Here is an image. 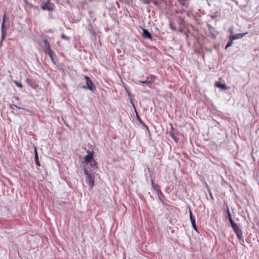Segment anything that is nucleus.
Listing matches in <instances>:
<instances>
[{"mask_svg": "<svg viewBox=\"0 0 259 259\" xmlns=\"http://www.w3.org/2000/svg\"><path fill=\"white\" fill-rule=\"evenodd\" d=\"M231 227L232 228H235L236 227L238 226V225L233 221L230 222Z\"/></svg>", "mask_w": 259, "mask_h": 259, "instance_id": "30", "label": "nucleus"}, {"mask_svg": "<svg viewBox=\"0 0 259 259\" xmlns=\"http://www.w3.org/2000/svg\"><path fill=\"white\" fill-rule=\"evenodd\" d=\"M83 172L87 176L85 179L87 183L88 184L91 188H92L94 186V174L90 172L85 167L83 168Z\"/></svg>", "mask_w": 259, "mask_h": 259, "instance_id": "1", "label": "nucleus"}, {"mask_svg": "<svg viewBox=\"0 0 259 259\" xmlns=\"http://www.w3.org/2000/svg\"><path fill=\"white\" fill-rule=\"evenodd\" d=\"M53 54H54L53 51L48 54V55L50 57V58L51 61L53 62V63L55 65H56V62H55V61L54 60V59Z\"/></svg>", "mask_w": 259, "mask_h": 259, "instance_id": "20", "label": "nucleus"}, {"mask_svg": "<svg viewBox=\"0 0 259 259\" xmlns=\"http://www.w3.org/2000/svg\"><path fill=\"white\" fill-rule=\"evenodd\" d=\"M2 29V39L4 40L6 37L7 34V31L8 28H1Z\"/></svg>", "mask_w": 259, "mask_h": 259, "instance_id": "16", "label": "nucleus"}, {"mask_svg": "<svg viewBox=\"0 0 259 259\" xmlns=\"http://www.w3.org/2000/svg\"><path fill=\"white\" fill-rule=\"evenodd\" d=\"M207 27L209 30V36L212 38H215L218 34L215 28L209 24H207Z\"/></svg>", "mask_w": 259, "mask_h": 259, "instance_id": "6", "label": "nucleus"}, {"mask_svg": "<svg viewBox=\"0 0 259 259\" xmlns=\"http://www.w3.org/2000/svg\"><path fill=\"white\" fill-rule=\"evenodd\" d=\"M44 44L45 49L46 48H49L51 47L50 43L47 39L44 40Z\"/></svg>", "mask_w": 259, "mask_h": 259, "instance_id": "21", "label": "nucleus"}, {"mask_svg": "<svg viewBox=\"0 0 259 259\" xmlns=\"http://www.w3.org/2000/svg\"><path fill=\"white\" fill-rule=\"evenodd\" d=\"M91 167L94 169H97L98 168L97 162L95 160H93L92 162H90Z\"/></svg>", "mask_w": 259, "mask_h": 259, "instance_id": "15", "label": "nucleus"}, {"mask_svg": "<svg viewBox=\"0 0 259 259\" xmlns=\"http://www.w3.org/2000/svg\"><path fill=\"white\" fill-rule=\"evenodd\" d=\"M154 4L156 6H159L160 5V3L158 1H156L154 2Z\"/></svg>", "mask_w": 259, "mask_h": 259, "instance_id": "35", "label": "nucleus"}, {"mask_svg": "<svg viewBox=\"0 0 259 259\" xmlns=\"http://www.w3.org/2000/svg\"><path fill=\"white\" fill-rule=\"evenodd\" d=\"M131 103H132V105H133V106L134 108H135V109H136V108H135V106L134 104H133V100H132V99H131Z\"/></svg>", "mask_w": 259, "mask_h": 259, "instance_id": "37", "label": "nucleus"}, {"mask_svg": "<svg viewBox=\"0 0 259 259\" xmlns=\"http://www.w3.org/2000/svg\"><path fill=\"white\" fill-rule=\"evenodd\" d=\"M34 149H34V159H35V163H36L37 166H40V162L39 161V159H38L39 158H38V156L36 148L35 147Z\"/></svg>", "mask_w": 259, "mask_h": 259, "instance_id": "11", "label": "nucleus"}, {"mask_svg": "<svg viewBox=\"0 0 259 259\" xmlns=\"http://www.w3.org/2000/svg\"><path fill=\"white\" fill-rule=\"evenodd\" d=\"M215 85L217 87L223 90H226L228 89L227 85L225 83H222L218 81L215 82Z\"/></svg>", "mask_w": 259, "mask_h": 259, "instance_id": "10", "label": "nucleus"}, {"mask_svg": "<svg viewBox=\"0 0 259 259\" xmlns=\"http://www.w3.org/2000/svg\"><path fill=\"white\" fill-rule=\"evenodd\" d=\"M54 5L50 3L48 1L47 3H44V2L41 5V8L43 10H47L48 11H52L54 9Z\"/></svg>", "mask_w": 259, "mask_h": 259, "instance_id": "3", "label": "nucleus"}, {"mask_svg": "<svg viewBox=\"0 0 259 259\" xmlns=\"http://www.w3.org/2000/svg\"><path fill=\"white\" fill-rule=\"evenodd\" d=\"M27 5L32 9H33L36 11H38L39 10V8L37 6H35L33 5H32V4H30V3H27Z\"/></svg>", "mask_w": 259, "mask_h": 259, "instance_id": "23", "label": "nucleus"}, {"mask_svg": "<svg viewBox=\"0 0 259 259\" xmlns=\"http://www.w3.org/2000/svg\"><path fill=\"white\" fill-rule=\"evenodd\" d=\"M26 82L27 83L28 85L30 86L32 88H35L34 83H33L32 80L29 78H27L26 79Z\"/></svg>", "mask_w": 259, "mask_h": 259, "instance_id": "17", "label": "nucleus"}, {"mask_svg": "<svg viewBox=\"0 0 259 259\" xmlns=\"http://www.w3.org/2000/svg\"><path fill=\"white\" fill-rule=\"evenodd\" d=\"M2 44V41L0 43V45Z\"/></svg>", "mask_w": 259, "mask_h": 259, "instance_id": "47", "label": "nucleus"}, {"mask_svg": "<svg viewBox=\"0 0 259 259\" xmlns=\"http://www.w3.org/2000/svg\"><path fill=\"white\" fill-rule=\"evenodd\" d=\"M144 127H145V125H146L145 123L144 124H142Z\"/></svg>", "mask_w": 259, "mask_h": 259, "instance_id": "46", "label": "nucleus"}, {"mask_svg": "<svg viewBox=\"0 0 259 259\" xmlns=\"http://www.w3.org/2000/svg\"><path fill=\"white\" fill-rule=\"evenodd\" d=\"M142 35L143 37L145 38H148L150 40H151L152 38V35L147 29H142Z\"/></svg>", "mask_w": 259, "mask_h": 259, "instance_id": "8", "label": "nucleus"}, {"mask_svg": "<svg viewBox=\"0 0 259 259\" xmlns=\"http://www.w3.org/2000/svg\"><path fill=\"white\" fill-rule=\"evenodd\" d=\"M14 107H16V108L18 109H24V108H21V107H19L17 106H16V105H14V104H10V108L12 110H14Z\"/></svg>", "mask_w": 259, "mask_h": 259, "instance_id": "25", "label": "nucleus"}, {"mask_svg": "<svg viewBox=\"0 0 259 259\" xmlns=\"http://www.w3.org/2000/svg\"><path fill=\"white\" fill-rule=\"evenodd\" d=\"M189 214H190V221H192V219H195V217H193V214H192V211H191V209H190V210H189Z\"/></svg>", "mask_w": 259, "mask_h": 259, "instance_id": "32", "label": "nucleus"}, {"mask_svg": "<svg viewBox=\"0 0 259 259\" xmlns=\"http://www.w3.org/2000/svg\"><path fill=\"white\" fill-rule=\"evenodd\" d=\"M84 78L86 81V85L82 86L81 88L84 89H88L93 92H95L96 90V88L90 78L87 75H84Z\"/></svg>", "mask_w": 259, "mask_h": 259, "instance_id": "2", "label": "nucleus"}, {"mask_svg": "<svg viewBox=\"0 0 259 259\" xmlns=\"http://www.w3.org/2000/svg\"><path fill=\"white\" fill-rule=\"evenodd\" d=\"M90 30L91 33H93V31H92V29H91V30L90 29Z\"/></svg>", "mask_w": 259, "mask_h": 259, "instance_id": "43", "label": "nucleus"}, {"mask_svg": "<svg viewBox=\"0 0 259 259\" xmlns=\"http://www.w3.org/2000/svg\"><path fill=\"white\" fill-rule=\"evenodd\" d=\"M170 27L171 28V30H174V31H177V29L175 27H174L172 24H170Z\"/></svg>", "mask_w": 259, "mask_h": 259, "instance_id": "34", "label": "nucleus"}, {"mask_svg": "<svg viewBox=\"0 0 259 259\" xmlns=\"http://www.w3.org/2000/svg\"><path fill=\"white\" fill-rule=\"evenodd\" d=\"M185 0H178V2H179L180 4H181L183 6H185Z\"/></svg>", "mask_w": 259, "mask_h": 259, "instance_id": "33", "label": "nucleus"}, {"mask_svg": "<svg viewBox=\"0 0 259 259\" xmlns=\"http://www.w3.org/2000/svg\"><path fill=\"white\" fill-rule=\"evenodd\" d=\"M126 92L127 93L128 96L131 97V93L129 91H126Z\"/></svg>", "mask_w": 259, "mask_h": 259, "instance_id": "38", "label": "nucleus"}, {"mask_svg": "<svg viewBox=\"0 0 259 259\" xmlns=\"http://www.w3.org/2000/svg\"><path fill=\"white\" fill-rule=\"evenodd\" d=\"M61 37L62 39H65V40H70V37L67 36L66 35H65L64 34H62L61 35Z\"/></svg>", "mask_w": 259, "mask_h": 259, "instance_id": "28", "label": "nucleus"}, {"mask_svg": "<svg viewBox=\"0 0 259 259\" xmlns=\"http://www.w3.org/2000/svg\"><path fill=\"white\" fill-rule=\"evenodd\" d=\"M44 52L46 54H48V53L53 52V51L51 49V47H50L49 48H48L45 49Z\"/></svg>", "mask_w": 259, "mask_h": 259, "instance_id": "29", "label": "nucleus"}, {"mask_svg": "<svg viewBox=\"0 0 259 259\" xmlns=\"http://www.w3.org/2000/svg\"><path fill=\"white\" fill-rule=\"evenodd\" d=\"M230 32H231V33H232V32H233V31H232V29H230Z\"/></svg>", "mask_w": 259, "mask_h": 259, "instance_id": "45", "label": "nucleus"}, {"mask_svg": "<svg viewBox=\"0 0 259 259\" xmlns=\"http://www.w3.org/2000/svg\"><path fill=\"white\" fill-rule=\"evenodd\" d=\"M238 239L241 241V244H243L244 243V239L243 237V234L242 231H239V232H237L236 233Z\"/></svg>", "mask_w": 259, "mask_h": 259, "instance_id": "13", "label": "nucleus"}, {"mask_svg": "<svg viewBox=\"0 0 259 259\" xmlns=\"http://www.w3.org/2000/svg\"><path fill=\"white\" fill-rule=\"evenodd\" d=\"M233 39H231V38H229V40L228 41V42L226 45V46L225 47L226 49L232 46V45L233 44Z\"/></svg>", "mask_w": 259, "mask_h": 259, "instance_id": "24", "label": "nucleus"}, {"mask_svg": "<svg viewBox=\"0 0 259 259\" xmlns=\"http://www.w3.org/2000/svg\"><path fill=\"white\" fill-rule=\"evenodd\" d=\"M16 100H18L19 99V97H16Z\"/></svg>", "mask_w": 259, "mask_h": 259, "instance_id": "42", "label": "nucleus"}, {"mask_svg": "<svg viewBox=\"0 0 259 259\" xmlns=\"http://www.w3.org/2000/svg\"><path fill=\"white\" fill-rule=\"evenodd\" d=\"M191 224H192V227L196 231L198 232V230H197V227L196 226V223H195V219H192V221H191Z\"/></svg>", "mask_w": 259, "mask_h": 259, "instance_id": "22", "label": "nucleus"}, {"mask_svg": "<svg viewBox=\"0 0 259 259\" xmlns=\"http://www.w3.org/2000/svg\"><path fill=\"white\" fill-rule=\"evenodd\" d=\"M217 16L216 15H210V17L212 19H214L215 18H216Z\"/></svg>", "mask_w": 259, "mask_h": 259, "instance_id": "36", "label": "nucleus"}, {"mask_svg": "<svg viewBox=\"0 0 259 259\" xmlns=\"http://www.w3.org/2000/svg\"><path fill=\"white\" fill-rule=\"evenodd\" d=\"M227 214H228L227 218L228 219L229 222L233 221V219L231 217V214L230 212L229 207L228 206H227Z\"/></svg>", "mask_w": 259, "mask_h": 259, "instance_id": "19", "label": "nucleus"}, {"mask_svg": "<svg viewBox=\"0 0 259 259\" xmlns=\"http://www.w3.org/2000/svg\"><path fill=\"white\" fill-rule=\"evenodd\" d=\"M180 21H181L180 23H181V24H182V22H183V20H182L181 19H180Z\"/></svg>", "mask_w": 259, "mask_h": 259, "instance_id": "41", "label": "nucleus"}, {"mask_svg": "<svg viewBox=\"0 0 259 259\" xmlns=\"http://www.w3.org/2000/svg\"><path fill=\"white\" fill-rule=\"evenodd\" d=\"M136 117H137V118L138 120V121L139 122V123L141 124H144V122H143V121L140 118V117H139V116L138 115V114L137 113L136 114Z\"/></svg>", "mask_w": 259, "mask_h": 259, "instance_id": "27", "label": "nucleus"}, {"mask_svg": "<svg viewBox=\"0 0 259 259\" xmlns=\"http://www.w3.org/2000/svg\"><path fill=\"white\" fill-rule=\"evenodd\" d=\"M179 132L173 128L172 125L171 126V130L168 132V135L171 138L176 142L178 143L179 139L177 137Z\"/></svg>", "mask_w": 259, "mask_h": 259, "instance_id": "4", "label": "nucleus"}, {"mask_svg": "<svg viewBox=\"0 0 259 259\" xmlns=\"http://www.w3.org/2000/svg\"><path fill=\"white\" fill-rule=\"evenodd\" d=\"M151 185H152V188L156 191V192H158V191H160V186L157 185V184H156L154 183V180L153 179H151Z\"/></svg>", "mask_w": 259, "mask_h": 259, "instance_id": "12", "label": "nucleus"}, {"mask_svg": "<svg viewBox=\"0 0 259 259\" xmlns=\"http://www.w3.org/2000/svg\"><path fill=\"white\" fill-rule=\"evenodd\" d=\"M87 153L88 154L84 157V160L85 163H89L94 160V152L87 150Z\"/></svg>", "mask_w": 259, "mask_h": 259, "instance_id": "5", "label": "nucleus"}, {"mask_svg": "<svg viewBox=\"0 0 259 259\" xmlns=\"http://www.w3.org/2000/svg\"><path fill=\"white\" fill-rule=\"evenodd\" d=\"M145 127L146 128V130H147L148 131H149V128H148V126H147V125H145Z\"/></svg>", "mask_w": 259, "mask_h": 259, "instance_id": "40", "label": "nucleus"}, {"mask_svg": "<svg viewBox=\"0 0 259 259\" xmlns=\"http://www.w3.org/2000/svg\"><path fill=\"white\" fill-rule=\"evenodd\" d=\"M233 231L236 233L237 232H239V231H242L241 229H240L238 227V226L236 227L235 228H232Z\"/></svg>", "mask_w": 259, "mask_h": 259, "instance_id": "31", "label": "nucleus"}, {"mask_svg": "<svg viewBox=\"0 0 259 259\" xmlns=\"http://www.w3.org/2000/svg\"><path fill=\"white\" fill-rule=\"evenodd\" d=\"M157 193V196H158V199L159 200V201L162 203V204H164V202L162 201V197H163L164 195L163 194H162L161 191H158Z\"/></svg>", "mask_w": 259, "mask_h": 259, "instance_id": "14", "label": "nucleus"}, {"mask_svg": "<svg viewBox=\"0 0 259 259\" xmlns=\"http://www.w3.org/2000/svg\"><path fill=\"white\" fill-rule=\"evenodd\" d=\"M14 82L15 83V85L18 88L22 89L23 87V84L17 81H14Z\"/></svg>", "mask_w": 259, "mask_h": 259, "instance_id": "26", "label": "nucleus"}, {"mask_svg": "<svg viewBox=\"0 0 259 259\" xmlns=\"http://www.w3.org/2000/svg\"><path fill=\"white\" fill-rule=\"evenodd\" d=\"M247 33H248V32H245V33H237L234 35L231 34L229 38H231V39H233V40L238 39V38H241Z\"/></svg>", "mask_w": 259, "mask_h": 259, "instance_id": "9", "label": "nucleus"}, {"mask_svg": "<svg viewBox=\"0 0 259 259\" xmlns=\"http://www.w3.org/2000/svg\"><path fill=\"white\" fill-rule=\"evenodd\" d=\"M122 1H123L124 3H128L130 0H121Z\"/></svg>", "mask_w": 259, "mask_h": 259, "instance_id": "39", "label": "nucleus"}, {"mask_svg": "<svg viewBox=\"0 0 259 259\" xmlns=\"http://www.w3.org/2000/svg\"><path fill=\"white\" fill-rule=\"evenodd\" d=\"M7 21V18H6V14H5L3 16V22H2V25H1V28H8L7 27H6L5 26V22Z\"/></svg>", "mask_w": 259, "mask_h": 259, "instance_id": "18", "label": "nucleus"}, {"mask_svg": "<svg viewBox=\"0 0 259 259\" xmlns=\"http://www.w3.org/2000/svg\"><path fill=\"white\" fill-rule=\"evenodd\" d=\"M179 31L182 32V29H181L179 30Z\"/></svg>", "mask_w": 259, "mask_h": 259, "instance_id": "44", "label": "nucleus"}, {"mask_svg": "<svg viewBox=\"0 0 259 259\" xmlns=\"http://www.w3.org/2000/svg\"><path fill=\"white\" fill-rule=\"evenodd\" d=\"M155 77L153 75H151L146 77L145 80H139V82L142 84H149L155 80Z\"/></svg>", "mask_w": 259, "mask_h": 259, "instance_id": "7", "label": "nucleus"}]
</instances>
